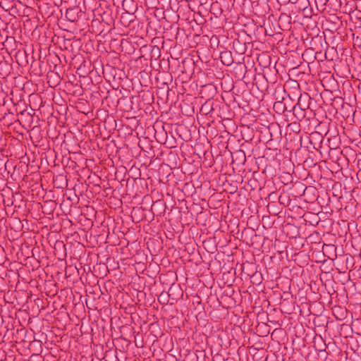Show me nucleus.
<instances>
[{
  "mask_svg": "<svg viewBox=\"0 0 361 361\" xmlns=\"http://www.w3.org/2000/svg\"><path fill=\"white\" fill-rule=\"evenodd\" d=\"M80 9L78 7H72L66 10V18L71 22H75L79 18Z\"/></svg>",
  "mask_w": 361,
  "mask_h": 361,
  "instance_id": "nucleus-1",
  "label": "nucleus"
},
{
  "mask_svg": "<svg viewBox=\"0 0 361 361\" xmlns=\"http://www.w3.org/2000/svg\"><path fill=\"white\" fill-rule=\"evenodd\" d=\"M319 351H320V352H324V353H325L327 355V353L326 352V350H320Z\"/></svg>",
  "mask_w": 361,
  "mask_h": 361,
  "instance_id": "nucleus-6",
  "label": "nucleus"
},
{
  "mask_svg": "<svg viewBox=\"0 0 361 361\" xmlns=\"http://www.w3.org/2000/svg\"><path fill=\"white\" fill-rule=\"evenodd\" d=\"M156 51H158V52H159V48H158V47H157V48H156Z\"/></svg>",
  "mask_w": 361,
  "mask_h": 361,
  "instance_id": "nucleus-7",
  "label": "nucleus"
},
{
  "mask_svg": "<svg viewBox=\"0 0 361 361\" xmlns=\"http://www.w3.org/2000/svg\"><path fill=\"white\" fill-rule=\"evenodd\" d=\"M307 99H310V97L307 94H305L304 95L301 94L298 99L297 106H298L300 109L302 110H305L308 109V104H302V102H305Z\"/></svg>",
  "mask_w": 361,
  "mask_h": 361,
  "instance_id": "nucleus-2",
  "label": "nucleus"
},
{
  "mask_svg": "<svg viewBox=\"0 0 361 361\" xmlns=\"http://www.w3.org/2000/svg\"><path fill=\"white\" fill-rule=\"evenodd\" d=\"M291 0H278V1H281L282 4H286L290 2Z\"/></svg>",
  "mask_w": 361,
  "mask_h": 361,
  "instance_id": "nucleus-4",
  "label": "nucleus"
},
{
  "mask_svg": "<svg viewBox=\"0 0 361 361\" xmlns=\"http://www.w3.org/2000/svg\"><path fill=\"white\" fill-rule=\"evenodd\" d=\"M231 62H232V61H229L228 62V63H226V65H227V66H229L230 64H231Z\"/></svg>",
  "mask_w": 361,
  "mask_h": 361,
  "instance_id": "nucleus-5",
  "label": "nucleus"
},
{
  "mask_svg": "<svg viewBox=\"0 0 361 361\" xmlns=\"http://www.w3.org/2000/svg\"><path fill=\"white\" fill-rule=\"evenodd\" d=\"M170 296V293H166V292H162L159 298H158V300L159 301L160 303L163 304V305H166L168 304L169 300V298Z\"/></svg>",
  "mask_w": 361,
  "mask_h": 361,
  "instance_id": "nucleus-3",
  "label": "nucleus"
},
{
  "mask_svg": "<svg viewBox=\"0 0 361 361\" xmlns=\"http://www.w3.org/2000/svg\"><path fill=\"white\" fill-rule=\"evenodd\" d=\"M299 1H306L307 0H298Z\"/></svg>",
  "mask_w": 361,
  "mask_h": 361,
  "instance_id": "nucleus-8",
  "label": "nucleus"
}]
</instances>
